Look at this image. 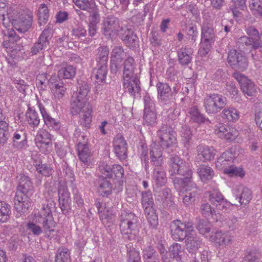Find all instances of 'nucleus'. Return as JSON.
Here are the masks:
<instances>
[{
    "mask_svg": "<svg viewBox=\"0 0 262 262\" xmlns=\"http://www.w3.org/2000/svg\"><path fill=\"white\" fill-rule=\"evenodd\" d=\"M170 234L171 238L176 241H183L185 239V247L189 253H194L201 245L194 231L193 223L188 220L182 221L176 220L170 224Z\"/></svg>",
    "mask_w": 262,
    "mask_h": 262,
    "instance_id": "obj_1",
    "label": "nucleus"
},
{
    "mask_svg": "<svg viewBox=\"0 0 262 262\" xmlns=\"http://www.w3.org/2000/svg\"><path fill=\"white\" fill-rule=\"evenodd\" d=\"M227 98L218 94L206 95L204 98L203 106L206 112L208 114H215L221 113V117L226 122H235L239 119V112L232 107H226Z\"/></svg>",
    "mask_w": 262,
    "mask_h": 262,
    "instance_id": "obj_2",
    "label": "nucleus"
},
{
    "mask_svg": "<svg viewBox=\"0 0 262 262\" xmlns=\"http://www.w3.org/2000/svg\"><path fill=\"white\" fill-rule=\"evenodd\" d=\"M120 232L124 239L134 240L138 230V218L129 210H122L118 219Z\"/></svg>",
    "mask_w": 262,
    "mask_h": 262,
    "instance_id": "obj_3",
    "label": "nucleus"
},
{
    "mask_svg": "<svg viewBox=\"0 0 262 262\" xmlns=\"http://www.w3.org/2000/svg\"><path fill=\"white\" fill-rule=\"evenodd\" d=\"M90 90V88L86 82L80 81L78 82L77 91L73 93L71 101V112L73 115L78 114L83 109Z\"/></svg>",
    "mask_w": 262,
    "mask_h": 262,
    "instance_id": "obj_4",
    "label": "nucleus"
},
{
    "mask_svg": "<svg viewBox=\"0 0 262 262\" xmlns=\"http://www.w3.org/2000/svg\"><path fill=\"white\" fill-rule=\"evenodd\" d=\"M55 206V203L52 200H48L42 205V208L39 212L35 214L36 222L43 225L46 229L55 228L56 223L55 222L52 210Z\"/></svg>",
    "mask_w": 262,
    "mask_h": 262,
    "instance_id": "obj_5",
    "label": "nucleus"
},
{
    "mask_svg": "<svg viewBox=\"0 0 262 262\" xmlns=\"http://www.w3.org/2000/svg\"><path fill=\"white\" fill-rule=\"evenodd\" d=\"M123 27L120 26L119 19L113 15L104 17L101 24V32L107 39L118 35Z\"/></svg>",
    "mask_w": 262,
    "mask_h": 262,
    "instance_id": "obj_6",
    "label": "nucleus"
},
{
    "mask_svg": "<svg viewBox=\"0 0 262 262\" xmlns=\"http://www.w3.org/2000/svg\"><path fill=\"white\" fill-rule=\"evenodd\" d=\"M227 62L231 68L235 71L243 72L248 67V60L244 53L235 49L229 51Z\"/></svg>",
    "mask_w": 262,
    "mask_h": 262,
    "instance_id": "obj_7",
    "label": "nucleus"
},
{
    "mask_svg": "<svg viewBox=\"0 0 262 262\" xmlns=\"http://www.w3.org/2000/svg\"><path fill=\"white\" fill-rule=\"evenodd\" d=\"M99 171L105 177L112 179L116 183L123 182L124 169L119 164L111 165L103 162L99 165Z\"/></svg>",
    "mask_w": 262,
    "mask_h": 262,
    "instance_id": "obj_8",
    "label": "nucleus"
},
{
    "mask_svg": "<svg viewBox=\"0 0 262 262\" xmlns=\"http://www.w3.org/2000/svg\"><path fill=\"white\" fill-rule=\"evenodd\" d=\"M53 36L52 30L47 26L40 35L37 41H36L30 49L31 56L43 53L50 43V40Z\"/></svg>",
    "mask_w": 262,
    "mask_h": 262,
    "instance_id": "obj_9",
    "label": "nucleus"
},
{
    "mask_svg": "<svg viewBox=\"0 0 262 262\" xmlns=\"http://www.w3.org/2000/svg\"><path fill=\"white\" fill-rule=\"evenodd\" d=\"M37 146L45 154H49L52 149V135L45 129L39 130L35 139Z\"/></svg>",
    "mask_w": 262,
    "mask_h": 262,
    "instance_id": "obj_10",
    "label": "nucleus"
},
{
    "mask_svg": "<svg viewBox=\"0 0 262 262\" xmlns=\"http://www.w3.org/2000/svg\"><path fill=\"white\" fill-rule=\"evenodd\" d=\"M38 223L39 224V222H36V219L35 217L33 221L29 222L27 225V230L33 235L39 236L44 233L45 236L49 239L54 238L57 235V231L54 228L45 229L43 225H41L42 227H41L37 225Z\"/></svg>",
    "mask_w": 262,
    "mask_h": 262,
    "instance_id": "obj_11",
    "label": "nucleus"
},
{
    "mask_svg": "<svg viewBox=\"0 0 262 262\" xmlns=\"http://www.w3.org/2000/svg\"><path fill=\"white\" fill-rule=\"evenodd\" d=\"M18 184L15 194L30 197L33 193L34 189L30 178L23 173H20L16 178Z\"/></svg>",
    "mask_w": 262,
    "mask_h": 262,
    "instance_id": "obj_12",
    "label": "nucleus"
},
{
    "mask_svg": "<svg viewBox=\"0 0 262 262\" xmlns=\"http://www.w3.org/2000/svg\"><path fill=\"white\" fill-rule=\"evenodd\" d=\"M113 152L120 161L125 160L127 157V144L121 135H117L113 141Z\"/></svg>",
    "mask_w": 262,
    "mask_h": 262,
    "instance_id": "obj_13",
    "label": "nucleus"
},
{
    "mask_svg": "<svg viewBox=\"0 0 262 262\" xmlns=\"http://www.w3.org/2000/svg\"><path fill=\"white\" fill-rule=\"evenodd\" d=\"M80 10L89 13V18L100 17L99 9L95 0H73Z\"/></svg>",
    "mask_w": 262,
    "mask_h": 262,
    "instance_id": "obj_14",
    "label": "nucleus"
},
{
    "mask_svg": "<svg viewBox=\"0 0 262 262\" xmlns=\"http://www.w3.org/2000/svg\"><path fill=\"white\" fill-rule=\"evenodd\" d=\"M48 84L56 99L60 100L63 97L67 88L62 80L58 76L52 75L48 81Z\"/></svg>",
    "mask_w": 262,
    "mask_h": 262,
    "instance_id": "obj_15",
    "label": "nucleus"
},
{
    "mask_svg": "<svg viewBox=\"0 0 262 262\" xmlns=\"http://www.w3.org/2000/svg\"><path fill=\"white\" fill-rule=\"evenodd\" d=\"M209 193V201L212 204L223 212L227 211L230 207V203L225 199L219 189H213Z\"/></svg>",
    "mask_w": 262,
    "mask_h": 262,
    "instance_id": "obj_16",
    "label": "nucleus"
},
{
    "mask_svg": "<svg viewBox=\"0 0 262 262\" xmlns=\"http://www.w3.org/2000/svg\"><path fill=\"white\" fill-rule=\"evenodd\" d=\"M125 57V53L121 46L115 47L111 52L110 69L112 73L117 74L121 69V64Z\"/></svg>",
    "mask_w": 262,
    "mask_h": 262,
    "instance_id": "obj_17",
    "label": "nucleus"
},
{
    "mask_svg": "<svg viewBox=\"0 0 262 262\" xmlns=\"http://www.w3.org/2000/svg\"><path fill=\"white\" fill-rule=\"evenodd\" d=\"M233 77L238 82L242 92L249 96H253L255 93L254 84L245 75L235 72Z\"/></svg>",
    "mask_w": 262,
    "mask_h": 262,
    "instance_id": "obj_18",
    "label": "nucleus"
},
{
    "mask_svg": "<svg viewBox=\"0 0 262 262\" xmlns=\"http://www.w3.org/2000/svg\"><path fill=\"white\" fill-rule=\"evenodd\" d=\"M33 16L32 13L21 15L18 19L12 21L14 28L18 32L25 33L27 32L32 25Z\"/></svg>",
    "mask_w": 262,
    "mask_h": 262,
    "instance_id": "obj_19",
    "label": "nucleus"
},
{
    "mask_svg": "<svg viewBox=\"0 0 262 262\" xmlns=\"http://www.w3.org/2000/svg\"><path fill=\"white\" fill-rule=\"evenodd\" d=\"M14 201V208L17 211L16 217L26 213L31 205L30 198L27 196L15 194Z\"/></svg>",
    "mask_w": 262,
    "mask_h": 262,
    "instance_id": "obj_20",
    "label": "nucleus"
},
{
    "mask_svg": "<svg viewBox=\"0 0 262 262\" xmlns=\"http://www.w3.org/2000/svg\"><path fill=\"white\" fill-rule=\"evenodd\" d=\"M58 201L60 208L64 214H68L71 210V200L70 193L64 186H60L58 189Z\"/></svg>",
    "mask_w": 262,
    "mask_h": 262,
    "instance_id": "obj_21",
    "label": "nucleus"
},
{
    "mask_svg": "<svg viewBox=\"0 0 262 262\" xmlns=\"http://www.w3.org/2000/svg\"><path fill=\"white\" fill-rule=\"evenodd\" d=\"M158 97L163 103L167 104L171 101L173 92L170 86L167 83L159 82L157 84Z\"/></svg>",
    "mask_w": 262,
    "mask_h": 262,
    "instance_id": "obj_22",
    "label": "nucleus"
},
{
    "mask_svg": "<svg viewBox=\"0 0 262 262\" xmlns=\"http://www.w3.org/2000/svg\"><path fill=\"white\" fill-rule=\"evenodd\" d=\"M178 61L182 66H188L192 61L193 50L188 46H182L177 51Z\"/></svg>",
    "mask_w": 262,
    "mask_h": 262,
    "instance_id": "obj_23",
    "label": "nucleus"
},
{
    "mask_svg": "<svg viewBox=\"0 0 262 262\" xmlns=\"http://www.w3.org/2000/svg\"><path fill=\"white\" fill-rule=\"evenodd\" d=\"M118 35L125 45L130 49L135 48L138 45V38L131 29L123 28Z\"/></svg>",
    "mask_w": 262,
    "mask_h": 262,
    "instance_id": "obj_24",
    "label": "nucleus"
},
{
    "mask_svg": "<svg viewBox=\"0 0 262 262\" xmlns=\"http://www.w3.org/2000/svg\"><path fill=\"white\" fill-rule=\"evenodd\" d=\"M196 159L205 162L210 161L214 158L215 151L212 147L208 146L198 145L196 147Z\"/></svg>",
    "mask_w": 262,
    "mask_h": 262,
    "instance_id": "obj_25",
    "label": "nucleus"
},
{
    "mask_svg": "<svg viewBox=\"0 0 262 262\" xmlns=\"http://www.w3.org/2000/svg\"><path fill=\"white\" fill-rule=\"evenodd\" d=\"M140 80L138 78L123 79V85L125 92L128 93L134 98L140 93Z\"/></svg>",
    "mask_w": 262,
    "mask_h": 262,
    "instance_id": "obj_26",
    "label": "nucleus"
},
{
    "mask_svg": "<svg viewBox=\"0 0 262 262\" xmlns=\"http://www.w3.org/2000/svg\"><path fill=\"white\" fill-rule=\"evenodd\" d=\"M27 144V133L23 129L16 130L12 137V146L18 149H22Z\"/></svg>",
    "mask_w": 262,
    "mask_h": 262,
    "instance_id": "obj_27",
    "label": "nucleus"
},
{
    "mask_svg": "<svg viewBox=\"0 0 262 262\" xmlns=\"http://www.w3.org/2000/svg\"><path fill=\"white\" fill-rule=\"evenodd\" d=\"M78 156L84 166H89L91 163V152L88 144L77 143Z\"/></svg>",
    "mask_w": 262,
    "mask_h": 262,
    "instance_id": "obj_28",
    "label": "nucleus"
},
{
    "mask_svg": "<svg viewBox=\"0 0 262 262\" xmlns=\"http://www.w3.org/2000/svg\"><path fill=\"white\" fill-rule=\"evenodd\" d=\"M236 132L229 126L220 124L215 129V134L221 139L230 141L233 140L236 137Z\"/></svg>",
    "mask_w": 262,
    "mask_h": 262,
    "instance_id": "obj_29",
    "label": "nucleus"
},
{
    "mask_svg": "<svg viewBox=\"0 0 262 262\" xmlns=\"http://www.w3.org/2000/svg\"><path fill=\"white\" fill-rule=\"evenodd\" d=\"M136 63L134 59L128 56L123 63V79L137 78L135 74Z\"/></svg>",
    "mask_w": 262,
    "mask_h": 262,
    "instance_id": "obj_30",
    "label": "nucleus"
},
{
    "mask_svg": "<svg viewBox=\"0 0 262 262\" xmlns=\"http://www.w3.org/2000/svg\"><path fill=\"white\" fill-rule=\"evenodd\" d=\"M215 38V31L212 25L208 22L204 23L201 28V40L214 43Z\"/></svg>",
    "mask_w": 262,
    "mask_h": 262,
    "instance_id": "obj_31",
    "label": "nucleus"
},
{
    "mask_svg": "<svg viewBox=\"0 0 262 262\" xmlns=\"http://www.w3.org/2000/svg\"><path fill=\"white\" fill-rule=\"evenodd\" d=\"M239 194H236V199H238V202L241 205L246 206L249 204L252 198V191L247 187L239 186L236 189Z\"/></svg>",
    "mask_w": 262,
    "mask_h": 262,
    "instance_id": "obj_32",
    "label": "nucleus"
},
{
    "mask_svg": "<svg viewBox=\"0 0 262 262\" xmlns=\"http://www.w3.org/2000/svg\"><path fill=\"white\" fill-rule=\"evenodd\" d=\"M102 174L98 180V192L102 196H107L112 193V185L110 181Z\"/></svg>",
    "mask_w": 262,
    "mask_h": 262,
    "instance_id": "obj_33",
    "label": "nucleus"
},
{
    "mask_svg": "<svg viewBox=\"0 0 262 262\" xmlns=\"http://www.w3.org/2000/svg\"><path fill=\"white\" fill-rule=\"evenodd\" d=\"M185 161L177 155L171 156L168 162V172L170 176H174L177 169L183 164Z\"/></svg>",
    "mask_w": 262,
    "mask_h": 262,
    "instance_id": "obj_34",
    "label": "nucleus"
},
{
    "mask_svg": "<svg viewBox=\"0 0 262 262\" xmlns=\"http://www.w3.org/2000/svg\"><path fill=\"white\" fill-rule=\"evenodd\" d=\"M107 73V64H97L93 70L92 76L96 79V82L100 83L104 81Z\"/></svg>",
    "mask_w": 262,
    "mask_h": 262,
    "instance_id": "obj_35",
    "label": "nucleus"
},
{
    "mask_svg": "<svg viewBox=\"0 0 262 262\" xmlns=\"http://www.w3.org/2000/svg\"><path fill=\"white\" fill-rule=\"evenodd\" d=\"M190 187L192 188L189 190H186V193L183 199L184 204L187 206L194 203L199 195V189L196 187V185L195 183H193Z\"/></svg>",
    "mask_w": 262,
    "mask_h": 262,
    "instance_id": "obj_36",
    "label": "nucleus"
},
{
    "mask_svg": "<svg viewBox=\"0 0 262 262\" xmlns=\"http://www.w3.org/2000/svg\"><path fill=\"white\" fill-rule=\"evenodd\" d=\"M26 121L33 127H37L40 122V118L39 114L32 107H29L26 113Z\"/></svg>",
    "mask_w": 262,
    "mask_h": 262,
    "instance_id": "obj_37",
    "label": "nucleus"
},
{
    "mask_svg": "<svg viewBox=\"0 0 262 262\" xmlns=\"http://www.w3.org/2000/svg\"><path fill=\"white\" fill-rule=\"evenodd\" d=\"M197 172L201 180L203 182L211 180L214 174L212 168L205 165H200L197 169Z\"/></svg>",
    "mask_w": 262,
    "mask_h": 262,
    "instance_id": "obj_38",
    "label": "nucleus"
},
{
    "mask_svg": "<svg viewBox=\"0 0 262 262\" xmlns=\"http://www.w3.org/2000/svg\"><path fill=\"white\" fill-rule=\"evenodd\" d=\"M211 240L213 241L219 246H225L231 241L230 236L227 233H222L217 231L210 236Z\"/></svg>",
    "mask_w": 262,
    "mask_h": 262,
    "instance_id": "obj_39",
    "label": "nucleus"
},
{
    "mask_svg": "<svg viewBox=\"0 0 262 262\" xmlns=\"http://www.w3.org/2000/svg\"><path fill=\"white\" fill-rule=\"evenodd\" d=\"M79 113L80 125L86 128H90L92 122V110L86 107L82 111L81 110Z\"/></svg>",
    "mask_w": 262,
    "mask_h": 262,
    "instance_id": "obj_40",
    "label": "nucleus"
},
{
    "mask_svg": "<svg viewBox=\"0 0 262 262\" xmlns=\"http://www.w3.org/2000/svg\"><path fill=\"white\" fill-rule=\"evenodd\" d=\"M153 180L159 186L164 185L167 181L166 172L162 167L155 168L153 172Z\"/></svg>",
    "mask_w": 262,
    "mask_h": 262,
    "instance_id": "obj_41",
    "label": "nucleus"
},
{
    "mask_svg": "<svg viewBox=\"0 0 262 262\" xmlns=\"http://www.w3.org/2000/svg\"><path fill=\"white\" fill-rule=\"evenodd\" d=\"M109 49L106 46H100L97 49L96 60L97 64H107Z\"/></svg>",
    "mask_w": 262,
    "mask_h": 262,
    "instance_id": "obj_42",
    "label": "nucleus"
},
{
    "mask_svg": "<svg viewBox=\"0 0 262 262\" xmlns=\"http://www.w3.org/2000/svg\"><path fill=\"white\" fill-rule=\"evenodd\" d=\"M188 113L190 115L191 120L198 124L205 122V121L210 122L209 120L206 118L203 114L198 110L196 106H193L189 108Z\"/></svg>",
    "mask_w": 262,
    "mask_h": 262,
    "instance_id": "obj_43",
    "label": "nucleus"
},
{
    "mask_svg": "<svg viewBox=\"0 0 262 262\" xmlns=\"http://www.w3.org/2000/svg\"><path fill=\"white\" fill-rule=\"evenodd\" d=\"M49 17V9L47 5L41 4L38 10V23L40 26L45 25Z\"/></svg>",
    "mask_w": 262,
    "mask_h": 262,
    "instance_id": "obj_44",
    "label": "nucleus"
},
{
    "mask_svg": "<svg viewBox=\"0 0 262 262\" xmlns=\"http://www.w3.org/2000/svg\"><path fill=\"white\" fill-rule=\"evenodd\" d=\"M36 170L42 176L49 177L53 174L54 170L52 166L47 163L34 164Z\"/></svg>",
    "mask_w": 262,
    "mask_h": 262,
    "instance_id": "obj_45",
    "label": "nucleus"
},
{
    "mask_svg": "<svg viewBox=\"0 0 262 262\" xmlns=\"http://www.w3.org/2000/svg\"><path fill=\"white\" fill-rule=\"evenodd\" d=\"M177 170L176 175L182 176L186 178V180L192 181L193 171L189 163L185 162Z\"/></svg>",
    "mask_w": 262,
    "mask_h": 262,
    "instance_id": "obj_46",
    "label": "nucleus"
},
{
    "mask_svg": "<svg viewBox=\"0 0 262 262\" xmlns=\"http://www.w3.org/2000/svg\"><path fill=\"white\" fill-rule=\"evenodd\" d=\"M160 139V145L162 148H168L172 146L176 142L177 139L174 134L162 135Z\"/></svg>",
    "mask_w": 262,
    "mask_h": 262,
    "instance_id": "obj_47",
    "label": "nucleus"
},
{
    "mask_svg": "<svg viewBox=\"0 0 262 262\" xmlns=\"http://www.w3.org/2000/svg\"><path fill=\"white\" fill-rule=\"evenodd\" d=\"M169 252L170 255L177 260L178 262L182 261V253H183L184 250L181 244L178 243H174L169 248Z\"/></svg>",
    "mask_w": 262,
    "mask_h": 262,
    "instance_id": "obj_48",
    "label": "nucleus"
},
{
    "mask_svg": "<svg viewBox=\"0 0 262 262\" xmlns=\"http://www.w3.org/2000/svg\"><path fill=\"white\" fill-rule=\"evenodd\" d=\"M181 133L184 146L188 148L190 146V141L193 135L192 131L189 126L184 125L182 126Z\"/></svg>",
    "mask_w": 262,
    "mask_h": 262,
    "instance_id": "obj_49",
    "label": "nucleus"
},
{
    "mask_svg": "<svg viewBox=\"0 0 262 262\" xmlns=\"http://www.w3.org/2000/svg\"><path fill=\"white\" fill-rule=\"evenodd\" d=\"M142 256L144 262L159 258L158 253L151 246H147L143 249Z\"/></svg>",
    "mask_w": 262,
    "mask_h": 262,
    "instance_id": "obj_50",
    "label": "nucleus"
},
{
    "mask_svg": "<svg viewBox=\"0 0 262 262\" xmlns=\"http://www.w3.org/2000/svg\"><path fill=\"white\" fill-rule=\"evenodd\" d=\"M11 214V207L5 202L0 201V222L8 221Z\"/></svg>",
    "mask_w": 262,
    "mask_h": 262,
    "instance_id": "obj_51",
    "label": "nucleus"
},
{
    "mask_svg": "<svg viewBox=\"0 0 262 262\" xmlns=\"http://www.w3.org/2000/svg\"><path fill=\"white\" fill-rule=\"evenodd\" d=\"M76 73L75 69L72 66H67L62 67L58 72V76L60 79H72Z\"/></svg>",
    "mask_w": 262,
    "mask_h": 262,
    "instance_id": "obj_52",
    "label": "nucleus"
},
{
    "mask_svg": "<svg viewBox=\"0 0 262 262\" xmlns=\"http://www.w3.org/2000/svg\"><path fill=\"white\" fill-rule=\"evenodd\" d=\"M55 262H70L69 249L65 247L58 248L56 254Z\"/></svg>",
    "mask_w": 262,
    "mask_h": 262,
    "instance_id": "obj_53",
    "label": "nucleus"
},
{
    "mask_svg": "<svg viewBox=\"0 0 262 262\" xmlns=\"http://www.w3.org/2000/svg\"><path fill=\"white\" fill-rule=\"evenodd\" d=\"M254 38L243 36L237 38L236 45L239 49L245 50L248 47H251L253 49Z\"/></svg>",
    "mask_w": 262,
    "mask_h": 262,
    "instance_id": "obj_54",
    "label": "nucleus"
},
{
    "mask_svg": "<svg viewBox=\"0 0 262 262\" xmlns=\"http://www.w3.org/2000/svg\"><path fill=\"white\" fill-rule=\"evenodd\" d=\"M10 137L9 124L3 122L0 124V146L5 144Z\"/></svg>",
    "mask_w": 262,
    "mask_h": 262,
    "instance_id": "obj_55",
    "label": "nucleus"
},
{
    "mask_svg": "<svg viewBox=\"0 0 262 262\" xmlns=\"http://www.w3.org/2000/svg\"><path fill=\"white\" fill-rule=\"evenodd\" d=\"M260 253L257 249H248L246 251L244 259L247 262H259Z\"/></svg>",
    "mask_w": 262,
    "mask_h": 262,
    "instance_id": "obj_56",
    "label": "nucleus"
},
{
    "mask_svg": "<svg viewBox=\"0 0 262 262\" xmlns=\"http://www.w3.org/2000/svg\"><path fill=\"white\" fill-rule=\"evenodd\" d=\"M211 225L207 220H199L196 225V228L200 234H205L210 231Z\"/></svg>",
    "mask_w": 262,
    "mask_h": 262,
    "instance_id": "obj_57",
    "label": "nucleus"
},
{
    "mask_svg": "<svg viewBox=\"0 0 262 262\" xmlns=\"http://www.w3.org/2000/svg\"><path fill=\"white\" fill-rule=\"evenodd\" d=\"M99 217L102 224L108 227L112 225L114 221V215L108 211H101Z\"/></svg>",
    "mask_w": 262,
    "mask_h": 262,
    "instance_id": "obj_58",
    "label": "nucleus"
},
{
    "mask_svg": "<svg viewBox=\"0 0 262 262\" xmlns=\"http://www.w3.org/2000/svg\"><path fill=\"white\" fill-rule=\"evenodd\" d=\"M157 114L155 111L144 112V124L153 126L156 122Z\"/></svg>",
    "mask_w": 262,
    "mask_h": 262,
    "instance_id": "obj_59",
    "label": "nucleus"
},
{
    "mask_svg": "<svg viewBox=\"0 0 262 262\" xmlns=\"http://www.w3.org/2000/svg\"><path fill=\"white\" fill-rule=\"evenodd\" d=\"M100 20V16L89 18V34L91 37H94L97 33V25Z\"/></svg>",
    "mask_w": 262,
    "mask_h": 262,
    "instance_id": "obj_60",
    "label": "nucleus"
},
{
    "mask_svg": "<svg viewBox=\"0 0 262 262\" xmlns=\"http://www.w3.org/2000/svg\"><path fill=\"white\" fill-rule=\"evenodd\" d=\"M161 200L164 207H168L172 205L171 190L168 188L163 189L161 192Z\"/></svg>",
    "mask_w": 262,
    "mask_h": 262,
    "instance_id": "obj_61",
    "label": "nucleus"
},
{
    "mask_svg": "<svg viewBox=\"0 0 262 262\" xmlns=\"http://www.w3.org/2000/svg\"><path fill=\"white\" fill-rule=\"evenodd\" d=\"M172 180V182L175 187L180 188L181 187L191 186L193 183L192 181L189 180H186L185 178H181L174 176H170Z\"/></svg>",
    "mask_w": 262,
    "mask_h": 262,
    "instance_id": "obj_62",
    "label": "nucleus"
},
{
    "mask_svg": "<svg viewBox=\"0 0 262 262\" xmlns=\"http://www.w3.org/2000/svg\"><path fill=\"white\" fill-rule=\"evenodd\" d=\"M200 212L205 217H212L214 215H216L214 209L211 207L209 203L202 204L200 207Z\"/></svg>",
    "mask_w": 262,
    "mask_h": 262,
    "instance_id": "obj_63",
    "label": "nucleus"
},
{
    "mask_svg": "<svg viewBox=\"0 0 262 262\" xmlns=\"http://www.w3.org/2000/svg\"><path fill=\"white\" fill-rule=\"evenodd\" d=\"M249 7L253 13L262 16V1L252 0Z\"/></svg>",
    "mask_w": 262,
    "mask_h": 262,
    "instance_id": "obj_64",
    "label": "nucleus"
}]
</instances>
